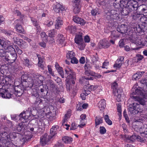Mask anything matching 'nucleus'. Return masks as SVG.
<instances>
[{
	"label": "nucleus",
	"mask_w": 147,
	"mask_h": 147,
	"mask_svg": "<svg viewBox=\"0 0 147 147\" xmlns=\"http://www.w3.org/2000/svg\"><path fill=\"white\" fill-rule=\"evenodd\" d=\"M21 79L24 81L27 82L28 86L30 87H32L34 84L36 86L40 84L41 92H44V86L42 85L43 81L44 80V78L43 76L40 75L34 74H29L28 76L25 74L22 76Z\"/></svg>",
	"instance_id": "1"
},
{
	"label": "nucleus",
	"mask_w": 147,
	"mask_h": 147,
	"mask_svg": "<svg viewBox=\"0 0 147 147\" xmlns=\"http://www.w3.org/2000/svg\"><path fill=\"white\" fill-rule=\"evenodd\" d=\"M67 30L71 33H74L76 30V28L75 26H69L67 27Z\"/></svg>",
	"instance_id": "39"
},
{
	"label": "nucleus",
	"mask_w": 147,
	"mask_h": 147,
	"mask_svg": "<svg viewBox=\"0 0 147 147\" xmlns=\"http://www.w3.org/2000/svg\"><path fill=\"white\" fill-rule=\"evenodd\" d=\"M92 77H82L80 78V80L81 83H84L85 84H88V81L89 80H93Z\"/></svg>",
	"instance_id": "23"
},
{
	"label": "nucleus",
	"mask_w": 147,
	"mask_h": 147,
	"mask_svg": "<svg viewBox=\"0 0 147 147\" xmlns=\"http://www.w3.org/2000/svg\"><path fill=\"white\" fill-rule=\"evenodd\" d=\"M4 49H0V57H3V59L5 58V56L7 54V53H6L5 50L4 48Z\"/></svg>",
	"instance_id": "47"
},
{
	"label": "nucleus",
	"mask_w": 147,
	"mask_h": 147,
	"mask_svg": "<svg viewBox=\"0 0 147 147\" xmlns=\"http://www.w3.org/2000/svg\"><path fill=\"white\" fill-rule=\"evenodd\" d=\"M112 88L114 91V93L115 96L116 97L115 98L118 102L121 101V96L123 94V90L121 89H119L117 90L118 88L117 84L115 82L113 83L112 85Z\"/></svg>",
	"instance_id": "6"
},
{
	"label": "nucleus",
	"mask_w": 147,
	"mask_h": 147,
	"mask_svg": "<svg viewBox=\"0 0 147 147\" xmlns=\"http://www.w3.org/2000/svg\"><path fill=\"white\" fill-rule=\"evenodd\" d=\"M137 136L135 135H132L129 138V140L132 142H134Z\"/></svg>",
	"instance_id": "63"
},
{
	"label": "nucleus",
	"mask_w": 147,
	"mask_h": 147,
	"mask_svg": "<svg viewBox=\"0 0 147 147\" xmlns=\"http://www.w3.org/2000/svg\"><path fill=\"white\" fill-rule=\"evenodd\" d=\"M132 99L135 101H137L129 105L128 108L129 111L131 113L135 114L139 112H141V109L140 108V104L142 105H145V100L143 98L137 96H133L131 97Z\"/></svg>",
	"instance_id": "2"
},
{
	"label": "nucleus",
	"mask_w": 147,
	"mask_h": 147,
	"mask_svg": "<svg viewBox=\"0 0 147 147\" xmlns=\"http://www.w3.org/2000/svg\"><path fill=\"white\" fill-rule=\"evenodd\" d=\"M143 58L144 57L143 55L140 54H137L134 58V60L135 62H138L142 60Z\"/></svg>",
	"instance_id": "35"
},
{
	"label": "nucleus",
	"mask_w": 147,
	"mask_h": 147,
	"mask_svg": "<svg viewBox=\"0 0 147 147\" xmlns=\"http://www.w3.org/2000/svg\"><path fill=\"white\" fill-rule=\"evenodd\" d=\"M99 43L101 45L102 47L103 48H107L110 45V44L108 43L107 41L105 40H100Z\"/></svg>",
	"instance_id": "28"
},
{
	"label": "nucleus",
	"mask_w": 147,
	"mask_h": 147,
	"mask_svg": "<svg viewBox=\"0 0 147 147\" xmlns=\"http://www.w3.org/2000/svg\"><path fill=\"white\" fill-rule=\"evenodd\" d=\"M121 3L120 0H116L114 3L113 5L115 8L118 9L121 7Z\"/></svg>",
	"instance_id": "37"
},
{
	"label": "nucleus",
	"mask_w": 147,
	"mask_h": 147,
	"mask_svg": "<svg viewBox=\"0 0 147 147\" xmlns=\"http://www.w3.org/2000/svg\"><path fill=\"white\" fill-rule=\"evenodd\" d=\"M63 141L66 144L70 143L72 141V139L70 137L65 136L62 138Z\"/></svg>",
	"instance_id": "31"
},
{
	"label": "nucleus",
	"mask_w": 147,
	"mask_h": 147,
	"mask_svg": "<svg viewBox=\"0 0 147 147\" xmlns=\"http://www.w3.org/2000/svg\"><path fill=\"white\" fill-rule=\"evenodd\" d=\"M2 142L3 143L2 144L0 145V147H10L13 144V143L12 142Z\"/></svg>",
	"instance_id": "36"
},
{
	"label": "nucleus",
	"mask_w": 147,
	"mask_h": 147,
	"mask_svg": "<svg viewBox=\"0 0 147 147\" xmlns=\"http://www.w3.org/2000/svg\"><path fill=\"white\" fill-rule=\"evenodd\" d=\"M98 106L100 111H102L106 107V102L104 99L101 100L98 102Z\"/></svg>",
	"instance_id": "22"
},
{
	"label": "nucleus",
	"mask_w": 147,
	"mask_h": 147,
	"mask_svg": "<svg viewBox=\"0 0 147 147\" xmlns=\"http://www.w3.org/2000/svg\"><path fill=\"white\" fill-rule=\"evenodd\" d=\"M71 111L70 110H69L67 111V113L65 114L64 117V118L63 120V123H65L67 121V119L70 118L71 115Z\"/></svg>",
	"instance_id": "30"
},
{
	"label": "nucleus",
	"mask_w": 147,
	"mask_h": 147,
	"mask_svg": "<svg viewBox=\"0 0 147 147\" xmlns=\"http://www.w3.org/2000/svg\"><path fill=\"white\" fill-rule=\"evenodd\" d=\"M127 5L132 11L138 7V2L134 0H130L127 2Z\"/></svg>",
	"instance_id": "13"
},
{
	"label": "nucleus",
	"mask_w": 147,
	"mask_h": 147,
	"mask_svg": "<svg viewBox=\"0 0 147 147\" xmlns=\"http://www.w3.org/2000/svg\"><path fill=\"white\" fill-rule=\"evenodd\" d=\"M58 73L62 78H64V74L62 68L61 67L57 69Z\"/></svg>",
	"instance_id": "50"
},
{
	"label": "nucleus",
	"mask_w": 147,
	"mask_h": 147,
	"mask_svg": "<svg viewBox=\"0 0 147 147\" xmlns=\"http://www.w3.org/2000/svg\"><path fill=\"white\" fill-rule=\"evenodd\" d=\"M75 55L74 53L72 51H69L66 54V57L68 59H71L74 57Z\"/></svg>",
	"instance_id": "40"
},
{
	"label": "nucleus",
	"mask_w": 147,
	"mask_h": 147,
	"mask_svg": "<svg viewBox=\"0 0 147 147\" xmlns=\"http://www.w3.org/2000/svg\"><path fill=\"white\" fill-rule=\"evenodd\" d=\"M100 133L101 134H105L106 132V130L105 128L103 126H100L99 128Z\"/></svg>",
	"instance_id": "52"
},
{
	"label": "nucleus",
	"mask_w": 147,
	"mask_h": 147,
	"mask_svg": "<svg viewBox=\"0 0 147 147\" xmlns=\"http://www.w3.org/2000/svg\"><path fill=\"white\" fill-rule=\"evenodd\" d=\"M109 64V63L107 61H105L103 63V65L101 67L102 68H106V69H107V67L108 65Z\"/></svg>",
	"instance_id": "64"
},
{
	"label": "nucleus",
	"mask_w": 147,
	"mask_h": 147,
	"mask_svg": "<svg viewBox=\"0 0 147 147\" xmlns=\"http://www.w3.org/2000/svg\"><path fill=\"white\" fill-rule=\"evenodd\" d=\"M122 127L123 129L124 132L125 134L128 132V129H127V125L124 123L122 124Z\"/></svg>",
	"instance_id": "62"
},
{
	"label": "nucleus",
	"mask_w": 147,
	"mask_h": 147,
	"mask_svg": "<svg viewBox=\"0 0 147 147\" xmlns=\"http://www.w3.org/2000/svg\"><path fill=\"white\" fill-rule=\"evenodd\" d=\"M66 74H69L66 80V88L67 91H69L72 88V84L75 83L76 80L75 73L70 68H67L65 70Z\"/></svg>",
	"instance_id": "4"
},
{
	"label": "nucleus",
	"mask_w": 147,
	"mask_h": 147,
	"mask_svg": "<svg viewBox=\"0 0 147 147\" xmlns=\"http://www.w3.org/2000/svg\"><path fill=\"white\" fill-rule=\"evenodd\" d=\"M24 63L27 67H30L31 66V64H30L28 59H25L24 61Z\"/></svg>",
	"instance_id": "61"
},
{
	"label": "nucleus",
	"mask_w": 147,
	"mask_h": 147,
	"mask_svg": "<svg viewBox=\"0 0 147 147\" xmlns=\"http://www.w3.org/2000/svg\"><path fill=\"white\" fill-rule=\"evenodd\" d=\"M19 45L22 48H26L28 46V45L27 43L26 42L23 41L22 40V41L21 42V44H19Z\"/></svg>",
	"instance_id": "45"
},
{
	"label": "nucleus",
	"mask_w": 147,
	"mask_h": 147,
	"mask_svg": "<svg viewBox=\"0 0 147 147\" xmlns=\"http://www.w3.org/2000/svg\"><path fill=\"white\" fill-rule=\"evenodd\" d=\"M13 41L15 43H16L19 45L21 43V42L22 41V39H19L18 38L16 37H14L13 38Z\"/></svg>",
	"instance_id": "44"
},
{
	"label": "nucleus",
	"mask_w": 147,
	"mask_h": 147,
	"mask_svg": "<svg viewBox=\"0 0 147 147\" xmlns=\"http://www.w3.org/2000/svg\"><path fill=\"white\" fill-rule=\"evenodd\" d=\"M144 127L143 126H136L135 127L134 129L135 131L138 132H139L141 134H144L145 135H147V131H145Z\"/></svg>",
	"instance_id": "16"
},
{
	"label": "nucleus",
	"mask_w": 147,
	"mask_h": 147,
	"mask_svg": "<svg viewBox=\"0 0 147 147\" xmlns=\"http://www.w3.org/2000/svg\"><path fill=\"white\" fill-rule=\"evenodd\" d=\"M73 20L76 23L82 25H84L86 23L85 20L77 16L74 17Z\"/></svg>",
	"instance_id": "18"
},
{
	"label": "nucleus",
	"mask_w": 147,
	"mask_h": 147,
	"mask_svg": "<svg viewBox=\"0 0 147 147\" xmlns=\"http://www.w3.org/2000/svg\"><path fill=\"white\" fill-rule=\"evenodd\" d=\"M59 38L57 40V42L58 44L61 45L62 46L65 45V38L62 35L59 34L58 35Z\"/></svg>",
	"instance_id": "24"
},
{
	"label": "nucleus",
	"mask_w": 147,
	"mask_h": 147,
	"mask_svg": "<svg viewBox=\"0 0 147 147\" xmlns=\"http://www.w3.org/2000/svg\"><path fill=\"white\" fill-rule=\"evenodd\" d=\"M111 38H113V39L110 40V42L113 44H114L115 43V39L117 38L118 36L116 35L115 36L113 34H112L111 35Z\"/></svg>",
	"instance_id": "57"
},
{
	"label": "nucleus",
	"mask_w": 147,
	"mask_h": 147,
	"mask_svg": "<svg viewBox=\"0 0 147 147\" xmlns=\"http://www.w3.org/2000/svg\"><path fill=\"white\" fill-rule=\"evenodd\" d=\"M130 9L127 5L126 6L123 8L121 13L123 16H126L129 13L132 11Z\"/></svg>",
	"instance_id": "20"
},
{
	"label": "nucleus",
	"mask_w": 147,
	"mask_h": 147,
	"mask_svg": "<svg viewBox=\"0 0 147 147\" xmlns=\"http://www.w3.org/2000/svg\"><path fill=\"white\" fill-rule=\"evenodd\" d=\"M88 106V104L87 103H84L83 104L82 107L80 106V104H77L76 107V109L78 110L81 111L82 108L83 109H86Z\"/></svg>",
	"instance_id": "38"
},
{
	"label": "nucleus",
	"mask_w": 147,
	"mask_h": 147,
	"mask_svg": "<svg viewBox=\"0 0 147 147\" xmlns=\"http://www.w3.org/2000/svg\"><path fill=\"white\" fill-rule=\"evenodd\" d=\"M38 66L41 68H42L43 67V64L42 60L41 57H38Z\"/></svg>",
	"instance_id": "53"
},
{
	"label": "nucleus",
	"mask_w": 147,
	"mask_h": 147,
	"mask_svg": "<svg viewBox=\"0 0 147 147\" xmlns=\"http://www.w3.org/2000/svg\"><path fill=\"white\" fill-rule=\"evenodd\" d=\"M87 87L88 88V90H87V91H89L90 92L92 90H94L95 89H96L98 87L96 85H91L90 86H88Z\"/></svg>",
	"instance_id": "48"
},
{
	"label": "nucleus",
	"mask_w": 147,
	"mask_h": 147,
	"mask_svg": "<svg viewBox=\"0 0 147 147\" xmlns=\"http://www.w3.org/2000/svg\"><path fill=\"white\" fill-rule=\"evenodd\" d=\"M96 125H97L103 123V118L100 117H96L95 119Z\"/></svg>",
	"instance_id": "34"
},
{
	"label": "nucleus",
	"mask_w": 147,
	"mask_h": 147,
	"mask_svg": "<svg viewBox=\"0 0 147 147\" xmlns=\"http://www.w3.org/2000/svg\"><path fill=\"white\" fill-rule=\"evenodd\" d=\"M124 57H120L119 59H118L116 62L114 67L117 68H119L121 66L122 64L123 63Z\"/></svg>",
	"instance_id": "19"
},
{
	"label": "nucleus",
	"mask_w": 147,
	"mask_h": 147,
	"mask_svg": "<svg viewBox=\"0 0 147 147\" xmlns=\"http://www.w3.org/2000/svg\"><path fill=\"white\" fill-rule=\"evenodd\" d=\"M144 73V72L138 71L133 76L132 80H138L141 77Z\"/></svg>",
	"instance_id": "21"
},
{
	"label": "nucleus",
	"mask_w": 147,
	"mask_h": 147,
	"mask_svg": "<svg viewBox=\"0 0 147 147\" xmlns=\"http://www.w3.org/2000/svg\"><path fill=\"white\" fill-rule=\"evenodd\" d=\"M77 44L78 45V48L81 50H83L85 47V45L83 42H81L80 43Z\"/></svg>",
	"instance_id": "56"
},
{
	"label": "nucleus",
	"mask_w": 147,
	"mask_h": 147,
	"mask_svg": "<svg viewBox=\"0 0 147 147\" xmlns=\"http://www.w3.org/2000/svg\"><path fill=\"white\" fill-rule=\"evenodd\" d=\"M62 20L60 17H58L56 20V24H55V28L58 29L63 25Z\"/></svg>",
	"instance_id": "25"
},
{
	"label": "nucleus",
	"mask_w": 147,
	"mask_h": 147,
	"mask_svg": "<svg viewBox=\"0 0 147 147\" xmlns=\"http://www.w3.org/2000/svg\"><path fill=\"white\" fill-rule=\"evenodd\" d=\"M0 45L6 51H8V50L10 51H14V49L13 45L10 43V42L5 39L2 40L0 39Z\"/></svg>",
	"instance_id": "5"
},
{
	"label": "nucleus",
	"mask_w": 147,
	"mask_h": 147,
	"mask_svg": "<svg viewBox=\"0 0 147 147\" xmlns=\"http://www.w3.org/2000/svg\"><path fill=\"white\" fill-rule=\"evenodd\" d=\"M20 134H18L16 132H13L11 133L9 136V138L10 139V141H13V139H14L16 138L18 139L19 136L18 135H20Z\"/></svg>",
	"instance_id": "27"
},
{
	"label": "nucleus",
	"mask_w": 147,
	"mask_h": 147,
	"mask_svg": "<svg viewBox=\"0 0 147 147\" xmlns=\"http://www.w3.org/2000/svg\"><path fill=\"white\" fill-rule=\"evenodd\" d=\"M73 11L75 13H78L80 11L81 5L80 2H74Z\"/></svg>",
	"instance_id": "15"
},
{
	"label": "nucleus",
	"mask_w": 147,
	"mask_h": 147,
	"mask_svg": "<svg viewBox=\"0 0 147 147\" xmlns=\"http://www.w3.org/2000/svg\"><path fill=\"white\" fill-rule=\"evenodd\" d=\"M49 140V138L47 134L42 136L40 138V143L42 145L44 146L47 144Z\"/></svg>",
	"instance_id": "14"
},
{
	"label": "nucleus",
	"mask_w": 147,
	"mask_h": 147,
	"mask_svg": "<svg viewBox=\"0 0 147 147\" xmlns=\"http://www.w3.org/2000/svg\"><path fill=\"white\" fill-rule=\"evenodd\" d=\"M142 11L144 13L146 14L145 15H147V5H142Z\"/></svg>",
	"instance_id": "51"
},
{
	"label": "nucleus",
	"mask_w": 147,
	"mask_h": 147,
	"mask_svg": "<svg viewBox=\"0 0 147 147\" xmlns=\"http://www.w3.org/2000/svg\"><path fill=\"white\" fill-rule=\"evenodd\" d=\"M89 94V92L88 91L85 90L81 94L80 96L83 100H85L86 99V96Z\"/></svg>",
	"instance_id": "41"
},
{
	"label": "nucleus",
	"mask_w": 147,
	"mask_h": 147,
	"mask_svg": "<svg viewBox=\"0 0 147 147\" xmlns=\"http://www.w3.org/2000/svg\"><path fill=\"white\" fill-rule=\"evenodd\" d=\"M14 23L16 24L15 28L17 31L19 33H23L24 32V30L21 25V21L20 20H17L15 21Z\"/></svg>",
	"instance_id": "11"
},
{
	"label": "nucleus",
	"mask_w": 147,
	"mask_h": 147,
	"mask_svg": "<svg viewBox=\"0 0 147 147\" xmlns=\"http://www.w3.org/2000/svg\"><path fill=\"white\" fill-rule=\"evenodd\" d=\"M141 21L142 22V24H143L145 26L147 22V18L146 17L142 18H141Z\"/></svg>",
	"instance_id": "60"
},
{
	"label": "nucleus",
	"mask_w": 147,
	"mask_h": 147,
	"mask_svg": "<svg viewBox=\"0 0 147 147\" xmlns=\"http://www.w3.org/2000/svg\"><path fill=\"white\" fill-rule=\"evenodd\" d=\"M104 119L106 122L109 125H111L112 124V122L109 119L108 115H106L105 116Z\"/></svg>",
	"instance_id": "43"
},
{
	"label": "nucleus",
	"mask_w": 147,
	"mask_h": 147,
	"mask_svg": "<svg viewBox=\"0 0 147 147\" xmlns=\"http://www.w3.org/2000/svg\"><path fill=\"white\" fill-rule=\"evenodd\" d=\"M55 35V32L53 30H50L49 32L48 36L49 37H52L54 36Z\"/></svg>",
	"instance_id": "59"
},
{
	"label": "nucleus",
	"mask_w": 147,
	"mask_h": 147,
	"mask_svg": "<svg viewBox=\"0 0 147 147\" xmlns=\"http://www.w3.org/2000/svg\"><path fill=\"white\" fill-rule=\"evenodd\" d=\"M75 42L76 44L80 43L81 42H83L82 35H77L75 38Z\"/></svg>",
	"instance_id": "29"
},
{
	"label": "nucleus",
	"mask_w": 147,
	"mask_h": 147,
	"mask_svg": "<svg viewBox=\"0 0 147 147\" xmlns=\"http://www.w3.org/2000/svg\"><path fill=\"white\" fill-rule=\"evenodd\" d=\"M71 59V63L74 64H77L78 62V60L76 58L74 57L70 59Z\"/></svg>",
	"instance_id": "58"
},
{
	"label": "nucleus",
	"mask_w": 147,
	"mask_h": 147,
	"mask_svg": "<svg viewBox=\"0 0 147 147\" xmlns=\"http://www.w3.org/2000/svg\"><path fill=\"white\" fill-rule=\"evenodd\" d=\"M0 140L2 142H9L10 139L9 138L7 132H3L0 134Z\"/></svg>",
	"instance_id": "12"
},
{
	"label": "nucleus",
	"mask_w": 147,
	"mask_h": 147,
	"mask_svg": "<svg viewBox=\"0 0 147 147\" xmlns=\"http://www.w3.org/2000/svg\"><path fill=\"white\" fill-rule=\"evenodd\" d=\"M144 92L143 89L140 88H137L135 91L136 95H141V96H143Z\"/></svg>",
	"instance_id": "32"
},
{
	"label": "nucleus",
	"mask_w": 147,
	"mask_h": 147,
	"mask_svg": "<svg viewBox=\"0 0 147 147\" xmlns=\"http://www.w3.org/2000/svg\"><path fill=\"white\" fill-rule=\"evenodd\" d=\"M127 29L126 26L124 25H122L120 27L117 28L118 31L121 33H123L126 32Z\"/></svg>",
	"instance_id": "33"
},
{
	"label": "nucleus",
	"mask_w": 147,
	"mask_h": 147,
	"mask_svg": "<svg viewBox=\"0 0 147 147\" xmlns=\"http://www.w3.org/2000/svg\"><path fill=\"white\" fill-rule=\"evenodd\" d=\"M10 51L8 50V51H6V53H7V54L5 56V58L3 59L5 60V61H7L9 63H12L14 62L16 59V55L15 54H12L11 52L15 51Z\"/></svg>",
	"instance_id": "8"
},
{
	"label": "nucleus",
	"mask_w": 147,
	"mask_h": 147,
	"mask_svg": "<svg viewBox=\"0 0 147 147\" xmlns=\"http://www.w3.org/2000/svg\"><path fill=\"white\" fill-rule=\"evenodd\" d=\"M55 11L57 13H59L65 10V8L62 5L59 3L57 4L53 7Z\"/></svg>",
	"instance_id": "17"
},
{
	"label": "nucleus",
	"mask_w": 147,
	"mask_h": 147,
	"mask_svg": "<svg viewBox=\"0 0 147 147\" xmlns=\"http://www.w3.org/2000/svg\"><path fill=\"white\" fill-rule=\"evenodd\" d=\"M40 36L42 40L44 41L47 40L48 36L44 32H41L40 33Z\"/></svg>",
	"instance_id": "46"
},
{
	"label": "nucleus",
	"mask_w": 147,
	"mask_h": 147,
	"mask_svg": "<svg viewBox=\"0 0 147 147\" xmlns=\"http://www.w3.org/2000/svg\"><path fill=\"white\" fill-rule=\"evenodd\" d=\"M37 111L34 109L33 107L31 109L28 108V111H26L25 112H23L20 115V119L22 121V123H21L19 125H17L16 129L18 131H20L24 127L25 125L24 123L27 121V120L28 118L29 113V115L31 114L32 115H35Z\"/></svg>",
	"instance_id": "3"
},
{
	"label": "nucleus",
	"mask_w": 147,
	"mask_h": 147,
	"mask_svg": "<svg viewBox=\"0 0 147 147\" xmlns=\"http://www.w3.org/2000/svg\"><path fill=\"white\" fill-rule=\"evenodd\" d=\"M58 127L57 126H53L50 129V133L51 134V138H52V137L56 134L57 129L58 128Z\"/></svg>",
	"instance_id": "26"
},
{
	"label": "nucleus",
	"mask_w": 147,
	"mask_h": 147,
	"mask_svg": "<svg viewBox=\"0 0 147 147\" xmlns=\"http://www.w3.org/2000/svg\"><path fill=\"white\" fill-rule=\"evenodd\" d=\"M3 32L7 36H10L13 33V31L10 30H4Z\"/></svg>",
	"instance_id": "54"
},
{
	"label": "nucleus",
	"mask_w": 147,
	"mask_h": 147,
	"mask_svg": "<svg viewBox=\"0 0 147 147\" xmlns=\"http://www.w3.org/2000/svg\"><path fill=\"white\" fill-rule=\"evenodd\" d=\"M18 135L19 137L17 140L18 141L16 144L22 146L27 143L28 140L30 139L28 136H23L21 134Z\"/></svg>",
	"instance_id": "7"
},
{
	"label": "nucleus",
	"mask_w": 147,
	"mask_h": 147,
	"mask_svg": "<svg viewBox=\"0 0 147 147\" xmlns=\"http://www.w3.org/2000/svg\"><path fill=\"white\" fill-rule=\"evenodd\" d=\"M0 96L3 98H9L12 97V94L8 90H4L1 88H0Z\"/></svg>",
	"instance_id": "10"
},
{
	"label": "nucleus",
	"mask_w": 147,
	"mask_h": 147,
	"mask_svg": "<svg viewBox=\"0 0 147 147\" xmlns=\"http://www.w3.org/2000/svg\"><path fill=\"white\" fill-rule=\"evenodd\" d=\"M91 14L93 16H96L99 14L100 13L99 10L97 8L92 9L91 12Z\"/></svg>",
	"instance_id": "42"
},
{
	"label": "nucleus",
	"mask_w": 147,
	"mask_h": 147,
	"mask_svg": "<svg viewBox=\"0 0 147 147\" xmlns=\"http://www.w3.org/2000/svg\"><path fill=\"white\" fill-rule=\"evenodd\" d=\"M0 79V88L3 87L5 85H7L11 83V81L13 79V77L11 75L7 76L5 78L3 77H1Z\"/></svg>",
	"instance_id": "9"
},
{
	"label": "nucleus",
	"mask_w": 147,
	"mask_h": 147,
	"mask_svg": "<svg viewBox=\"0 0 147 147\" xmlns=\"http://www.w3.org/2000/svg\"><path fill=\"white\" fill-rule=\"evenodd\" d=\"M38 126L36 124L34 125L32 127H31L30 129V131H34V132H36L37 131L38 129Z\"/></svg>",
	"instance_id": "49"
},
{
	"label": "nucleus",
	"mask_w": 147,
	"mask_h": 147,
	"mask_svg": "<svg viewBox=\"0 0 147 147\" xmlns=\"http://www.w3.org/2000/svg\"><path fill=\"white\" fill-rule=\"evenodd\" d=\"M31 20L34 25L36 26L37 29H39L40 28V26H39L37 22L33 18H31Z\"/></svg>",
	"instance_id": "55"
}]
</instances>
